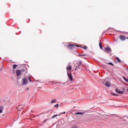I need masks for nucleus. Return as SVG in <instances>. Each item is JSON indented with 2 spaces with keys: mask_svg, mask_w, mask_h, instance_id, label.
Listing matches in <instances>:
<instances>
[{
  "mask_svg": "<svg viewBox=\"0 0 128 128\" xmlns=\"http://www.w3.org/2000/svg\"><path fill=\"white\" fill-rule=\"evenodd\" d=\"M58 116V114L54 115V116H52V118H56V116Z\"/></svg>",
  "mask_w": 128,
  "mask_h": 128,
  "instance_id": "20",
  "label": "nucleus"
},
{
  "mask_svg": "<svg viewBox=\"0 0 128 128\" xmlns=\"http://www.w3.org/2000/svg\"><path fill=\"white\" fill-rule=\"evenodd\" d=\"M108 64H110L111 66H114L112 62H108Z\"/></svg>",
  "mask_w": 128,
  "mask_h": 128,
  "instance_id": "26",
  "label": "nucleus"
},
{
  "mask_svg": "<svg viewBox=\"0 0 128 128\" xmlns=\"http://www.w3.org/2000/svg\"><path fill=\"white\" fill-rule=\"evenodd\" d=\"M123 78H124V80L125 82H128V79L124 77V76H123Z\"/></svg>",
  "mask_w": 128,
  "mask_h": 128,
  "instance_id": "19",
  "label": "nucleus"
},
{
  "mask_svg": "<svg viewBox=\"0 0 128 128\" xmlns=\"http://www.w3.org/2000/svg\"><path fill=\"white\" fill-rule=\"evenodd\" d=\"M62 84H64V83H62Z\"/></svg>",
  "mask_w": 128,
  "mask_h": 128,
  "instance_id": "30",
  "label": "nucleus"
},
{
  "mask_svg": "<svg viewBox=\"0 0 128 128\" xmlns=\"http://www.w3.org/2000/svg\"><path fill=\"white\" fill-rule=\"evenodd\" d=\"M26 90H30V88H26Z\"/></svg>",
  "mask_w": 128,
  "mask_h": 128,
  "instance_id": "28",
  "label": "nucleus"
},
{
  "mask_svg": "<svg viewBox=\"0 0 128 128\" xmlns=\"http://www.w3.org/2000/svg\"><path fill=\"white\" fill-rule=\"evenodd\" d=\"M105 50L106 52H112V49L108 47H106L105 48Z\"/></svg>",
  "mask_w": 128,
  "mask_h": 128,
  "instance_id": "11",
  "label": "nucleus"
},
{
  "mask_svg": "<svg viewBox=\"0 0 128 128\" xmlns=\"http://www.w3.org/2000/svg\"><path fill=\"white\" fill-rule=\"evenodd\" d=\"M105 86H108V88H110V82H106L105 84Z\"/></svg>",
  "mask_w": 128,
  "mask_h": 128,
  "instance_id": "8",
  "label": "nucleus"
},
{
  "mask_svg": "<svg viewBox=\"0 0 128 128\" xmlns=\"http://www.w3.org/2000/svg\"><path fill=\"white\" fill-rule=\"evenodd\" d=\"M64 114H66V112H64Z\"/></svg>",
  "mask_w": 128,
  "mask_h": 128,
  "instance_id": "31",
  "label": "nucleus"
},
{
  "mask_svg": "<svg viewBox=\"0 0 128 128\" xmlns=\"http://www.w3.org/2000/svg\"><path fill=\"white\" fill-rule=\"evenodd\" d=\"M75 114H80V116H84V112H76Z\"/></svg>",
  "mask_w": 128,
  "mask_h": 128,
  "instance_id": "9",
  "label": "nucleus"
},
{
  "mask_svg": "<svg viewBox=\"0 0 128 128\" xmlns=\"http://www.w3.org/2000/svg\"><path fill=\"white\" fill-rule=\"evenodd\" d=\"M71 128H78V127L77 126H74Z\"/></svg>",
  "mask_w": 128,
  "mask_h": 128,
  "instance_id": "22",
  "label": "nucleus"
},
{
  "mask_svg": "<svg viewBox=\"0 0 128 128\" xmlns=\"http://www.w3.org/2000/svg\"><path fill=\"white\" fill-rule=\"evenodd\" d=\"M115 58L117 60L118 62H121L122 61L120 60V58H118V57H116Z\"/></svg>",
  "mask_w": 128,
  "mask_h": 128,
  "instance_id": "13",
  "label": "nucleus"
},
{
  "mask_svg": "<svg viewBox=\"0 0 128 128\" xmlns=\"http://www.w3.org/2000/svg\"><path fill=\"white\" fill-rule=\"evenodd\" d=\"M3 110H4V106H1L0 107V114H2Z\"/></svg>",
  "mask_w": 128,
  "mask_h": 128,
  "instance_id": "12",
  "label": "nucleus"
},
{
  "mask_svg": "<svg viewBox=\"0 0 128 128\" xmlns=\"http://www.w3.org/2000/svg\"><path fill=\"white\" fill-rule=\"evenodd\" d=\"M119 38H120V40H122V41H124V40H128V37L126 38V36H119Z\"/></svg>",
  "mask_w": 128,
  "mask_h": 128,
  "instance_id": "3",
  "label": "nucleus"
},
{
  "mask_svg": "<svg viewBox=\"0 0 128 128\" xmlns=\"http://www.w3.org/2000/svg\"><path fill=\"white\" fill-rule=\"evenodd\" d=\"M72 65H70V64H69L66 68V70L67 72H71V70H72Z\"/></svg>",
  "mask_w": 128,
  "mask_h": 128,
  "instance_id": "4",
  "label": "nucleus"
},
{
  "mask_svg": "<svg viewBox=\"0 0 128 128\" xmlns=\"http://www.w3.org/2000/svg\"><path fill=\"white\" fill-rule=\"evenodd\" d=\"M12 68L14 70H15V68H18V65L14 64L12 66Z\"/></svg>",
  "mask_w": 128,
  "mask_h": 128,
  "instance_id": "14",
  "label": "nucleus"
},
{
  "mask_svg": "<svg viewBox=\"0 0 128 128\" xmlns=\"http://www.w3.org/2000/svg\"><path fill=\"white\" fill-rule=\"evenodd\" d=\"M99 46L100 48H101V50H102V42L99 43Z\"/></svg>",
  "mask_w": 128,
  "mask_h": 128,
  "instance_id": "15",
  "label": "nucleus"
},
{
  "mask_svg": "<svg viewBox=\"0 0 128 128\" xmlns=\"http://www.w3.org/2000/svg\"><path fill=\"white\" fill-rule=\"evenodd\" d=\"M76 46H77V48H80V46L78 45H76V44H70L68 46H67L68 48H69V50H72L74 48H76Z\"/></svg>",
  "mask_w": 128,
  "mask_h": 128,
  "instance_id": "1",
  "label": "nucleus"
},
{
  "mask_svg": "<svg viewBox=\"0 0 128 128\" xmlns=\"http://www.w3.org/2000/svg\"><path fill=\"white\" fill-rule=\"evenodd\" d=\"M56 99L52 100L51 101V104H54V102H56Z\"/></svg>",
  "mask_w": 128,
  "mask_h": 128,
  "instance_id": "17",
  "label": "nucleus"
},
{
  "mask_svg": "<svg viewBox=\"0 0 128 128\" xmlns=\"http://www.w3.org/2000/svg\"><path fill=\"white\" fill-rule=\"evenodd\" d=\"M111 94H112V96H118V94L112 92H111Z\"/></svg>",
  "mask_w": 128,
  "mask_h": 128,
  "instance_id": "16",
  "label": "nucleus"
},
{
  "mask_svg": "<svg viewBox=\"0 0 128 128\" xmlns=\"http://www.w3.org/2000/svg\"><path fill=\"white\" fill-rule=\"evenodd\" d=\"M46 122V120H44V122Z\"/></svg>",
  "mask_w": 128,
  "mask_h": 128,
  "instance_id": "29",
  "label": "nucleus"
},
{
  "mask_svg": "<svg viewBox=\"0 0 128 128\" xmlns=\"http://www.w3.org/2000/svg\"><path fill=\"white\" fill-rule=\"evenodd\" d=\"M116 92H118V94H124V91H120V90L116 88Z\"/></svg>",
  "mask_w": 128,
  "mask_h": 128,
  "instance_id": "5",
  "label": "nucleus"
},
{
  "mask_svg": "<svg viewBox=\"0 0 128 128\" xmlns=\"http://www.w3.org/2000/svg\"><path fill=\"white\" fill-rule=\"evenodd\" d=\"M80 68V66H76V69H75V70H76V69H77V68Z\"/></svg>",
  "mask_w": 128,
  "mask_h": 128,
  "instance_id": "27",
  "label": "nucleus"
},
{
  "mask_svg": "<svg viewBox=\"0 0 128 128\" xmlns=\"http://www.w3.org/2000/svg\"><path fill=\"white\" fill-rule=\"evenodd\" d=\"M28 80L31 82H32V79H30V78H28Z\"/></svg>",
  "mask_w": 128,
  "mask_h": 128,
  "instance_id": "25",
  "label": "nucleus"
},
{
  "mask_svg": "<svg viewBox=\"0 0 128 128\" xmlns=\"http://www.w3.org/2000/svg\"><path fill=\"white\" fill-rule=\"evenodd\" d=\"M28 84V79H26V78L23 79L22 84L24 86V84Z\"/></svg>",
  "mask_w": 128,
  "mask_h": 128,
  "instance_id": "7",
  "label": "nucleus"
},
{
  "mask_svg": "<svg viewBox=\"0 0 128 128\" xmlns=\"http://www.w3.org/2000/svg\"><path fill=\"white\" fill-rule=\"evenodd\" d=\"M20 70V72H25L24 69H22V70Z\"/></svg>",
  "mask_w": 128,
  "mask_h": 128,
  "instance_id": "24",
  "label": "nucleus"
},
{
  "mask_svg": "<svg viewBox=\"0 0 128 128\" xmlns=\"http://www.w3.org/2000/svg\"><path fill=\"white\" fill-rule=\"evenodd\" d=\"M24 108V106H22V105H19L18 106V110H22Z\"/></svg>",
  "mask_w": 128,
  "mask_h": 128,
  "instance_id": "10",
  "label": "nucleus"
},
{
  "mask_svg": "<svg viewBox=\"0 0 128 128\" xmlns=\"http://www.w3.org/2000/svg\"><path fill=\"white\" fill-rule=\"evenodd\" d=\"M127 90L128 91V89H127Z\"/></svg>",
  "mask_w": 128,
  "mask_h": 128,
  "instance_id": "32",
  "label": "nucleus"
},
{
  "mask_svg": "<svg viewBox=\"0 0 128 128\" xmlns=\"http://www.w3.org/2000/svg\"><path fill=\"white\" fill-rule=\"evenodd\" d=\"M54 108H58V104H57L54 106Z\"/></svg>",
  "mask_w": 128,
  "mask_h": 128,
  "instance_id": "23",
  "label": "nucleus"
},
{
  "mask_svg": "<svg viewBox=\"0 0 128 128\" xmlns=\"http://www.w3.org/2000/svg\"><path fill=\"white\" fill-rule=\"evenodd\" d=\"M22 72H20V70H16V74L17 76H20Z\"/></svg>",
  "mask_w": 128,
  "mask_h": 128,
  "instance_id": "6",
  "label": "nucleus"
},
{
  "mask_svg": "<svg viewBox=\"0 0 128 128\" xmlns=\"http://www.w3.org/2000/svg\"><path fill=\"white\" fill-rule=\"evenodd\" d=\"M78 56H86V54H78Z\"/></svg>",
  "mask_w": 128,
  "mask_h": 128,
  "instance_id": "18",
  "label": "nucleus"
},
{
  "mask_svg": "<svg viewBox=\"0 0 128 128\" xmlns=\"http://www.w3.org/2000/svg\"><path fill=\"white\" fill-rule=\"evenodd\" d=\"M82 48H84V50H86L88 48V46H84L82 47Z\"/></svg>",
  "mask_w": 128,
  "mask_h": 128,
  "instance_id": "21",
  "label": "nucleus"
},
{
  "mask_svg": "<svg viewBox=\"0 0 128 128\" xmlns=\"http://www.w3.org/2000/svg\"><path fill=\"white\" fill-rule=\"evenodd\" d=\"M67 74L68 78H69L70 80L72 82L74 78H72V73H70V72H67Z\"/></svg>",
  "mask_w": 128,
  "mask_h": 128,
  "instance_id": "2",
  "label": "nucleus"
}]
</instances>
